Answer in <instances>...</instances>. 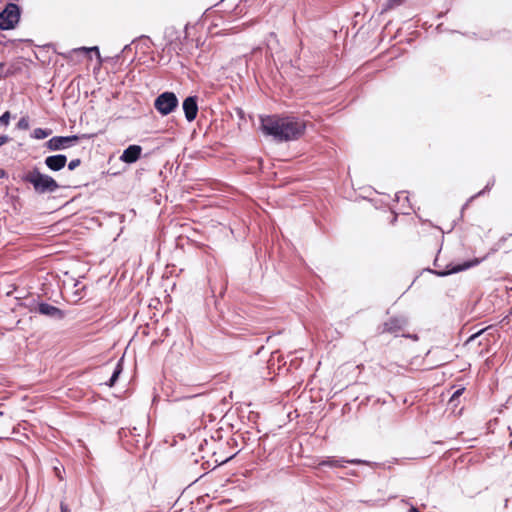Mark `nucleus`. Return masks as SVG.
I'll return each instance as SVG.
<instances>
[{
    "label": "nucleus",
    "instance_id": "obj_11",
    "mask_svg": "<svg viewBox=\"0 0 512 512\" xmlns=\"http://www.w3.org/2000/svg\"><path fill=\"white\" fill-rule=\"evenodd\" d=\"M37 311L42 315L55 319H62L64 317V314L60 309L48 303H40L37 307Z\"/></svg>",
    "mask_w": 512,
    "mask_h": 512
},
{
    "label": "nucleus",
    "instance_id": "obj_7",
    "mask_svg": "<svg viewBox=\"0 0 512 512\" xmlns=\"http://www.w3.org/2000/svg\"><path fill=\"white\" fill-rule=\"evenodd\" d=\"M345 463L349 464H369L367 461L360 459H350L345 460L343 458H335V457H327L325 460L319 463L320 466H330V467H344Z\"/></svg>",
    "mask_w": 512,
    "mask_h": 512
},
{
    "label": "nucleus",
    "instance_id": "obj_21",
    "mask_svg": "<svg viewBox=\"0 0 512 512\" xmlns=\"http://www.w3.org/2000/svg\"><path fill=\"white\" fill-rule=\"evenodd\" d=\"M494 182L495 180L493 179L491 182H489L486 187L482 190V191H479V193L477 194L478 196L479 195H482L484 194L486 191L490 190V188L494 185Z\"/></svg>",
    "mask_w": 512,
    "mask_h": 512
},
{
    "label": "nucleus",
    "instance_id": "obj_2",
    "mask_svg": "<svg viewBox=\"0 0 512 512\" xmlns=\"http://www.w3.org/2000/svg\"><path fill=\"white\" fill-rule=\"evenodd\" d=\"M21 180L31 184L37 194L53 193L60 187L54 178L41 173L37 167L25 171Z\"/></svg>",
    "mask_w": 512,
    "mask_h": 512
},
{
    "label": "nucleus",
    "instance_id": "obj_22",
    "mask_svg": "<svg viewBox=\"0 0 512 512\" xmlns=\"http://www.w3.org/2000/svg\"><path fill=\"white\" fill-rule=\"evenodd\" d=\"M10 141L9 136L7 135H0V147Z\"/></svg>",
    "mask_w": 512,
    "mask_h": 512
},
{
    "label": "nucleus",
    "instance_id": "obj_10",
    "mask_svg": "<svg viewBox=\"0 0 512 512\" xmlns=\"http://www.w3.org/2000/svg\"><path fill=\"white\" fill-rule=\"evenodd\" d=\"M406 325V321L402 318H391L388 321H386L382 329L380 330V333H397Z\"/></svg>",
    "mask_w": 512,
    "mask_h": 512
},
{
    "label": "nucleus",
    "instance_id": "obj_24",
    "mask_svg": "<svg viewBox=\"0 0 512 512\" xmlns=\"http://www.w3.org/2000/svg\"><path fill=\"white\" fill-rule=\"evenodd\" d=\"M483 333V330L479 331L478 333H475L473 334L472 336H470V338L468 339V342H471L473 341L475 338H477L480 334Z\"/></svg>",
    "mask_w": 512,
    "mask_h": 512
},
{
    "label": "nucleus",
    "instance_id": "obj_17",
    "mask_svg": "<svg viewBox=\"0 0 512 512\" xmlns=\"http://www.w3.org/2000/svg\"><path fill=\"white\" fill-rule=\"evenodd\" d=\"M10 121V113L7 111L0 116V124L8 125Z\"/></svg>",
    "mask_w": 512,
    "mask_h": 512
},
{
    "label": "nucleus",
    "instance_id": "obj_19",
    "mask_svg": "<svg viewBox=\"0 0 512 512\" xmlns=\"http://www.w3.org/2000/svg\"><path fill=\"white\" fill-rule=\"evenodd\" d=\"M464 391V388H461V389H458L456 390L453 395L451 396V399H450V402L454 401L455 399H457L460 395H462Z\"/></svg>",
    "mask_w": 512,
    "mask_h": 512
},
{
    "label": "nucleus",
    "instance_id": "obj_1",
    "mask_svg": "<svg viewBox=\"0 0 512 512\" xmlns=\"http://www.w3.org/2000/svg\"><path fill=\"white\" fill-rule=\"evenodd\" d=\"M260 128L265 135L276 141L288 142L304 134L306 123L294 116L267 115L260 117Z\"/></svg>",
    "mask_w": 512,
    "mask_h": 512
},
{
    "label": "nucleus",
    "instance_id": "obj_9",
    "mask_svg": "<svg viewBox=\"0 0 512 512\" xmlns=\"http://www.w3.org/2000/svg\"><path fill=\"white\" fill-rule=\"evenodd\" d=\"M45 165L52 171H59L65 167L67 157L63 154L48 156L45 159Z\"/></svg>",
    "mask_w": 512,
    "mask_h": 512
},
{
    "label": "nucleus",
    "instance_id": "obj_14",
    "mask_svg": "<svg viewBox=\"0 0 512 512\" xmlns=\"http://www.w3.org/2000/svg\"><path fill=\"white\" fill-rule=\"evenodd\" d=\"M51 134V131L50 130H46V129H42V128H36L34 131H33V137L35 139H45L46 137H48L49 135Z\"/></svg>",
    "mask_w": 512,
    "mask_h": 512
},
{
    "label": "nucleus",
    "instance_id": "obj_12",
    "mask_svg": "<svg viewBox=\"0 0 512 512\" xmlns=\"http://www.w3.org/2000/svg\"><path fill=\"white\" fill-rule=\"evenodd\" d=\"M480 263V261L478 259H474L472 261H467V262H464L462 265H455V266H452L449 270H445V271H435V273L438 275V276H446V275H449V274H452V273H458L460 271H463V270H466L468 268H471L473 266H476Z\"/></svg>",
    "mask_w": 512,
    "mask_h": 512
},
{
    "label": "nucleus",
    "instance_id": "obj_18",
    "mask_svg": "<svg viewBox=\"0 0 512 512\" xmlns=\"http://www.w3.org/2000/svg\"><path fill=\"white\" fill-rule=\"evenodd\" d=\"M80 164H81V160L80 159H78V158L77 159H73V160H71L69 162L68 169L72 171V170L76 169Z\"/></svg>",
    "mask_w": 512,
    "mask_h": 512
},
{
    "label": "nucleus",
    "instance_id": "obj_8",
    "mask_svg": "<svg viewBox=\"0 0 512 512\" xmlns=\"http://www.w3.org/2000/svg\"><path fill=\"white\" fill-rule=\"evenodd\" d=\"M142 148L139 145L128 146L120 156V159L125 163H134L141 156Z\"/></svg>",
    "mask_w": 512,
    "mask_h": 512
},
{
    "label": "nucleus",
    "instance_id": "obj_23",
    "mask_svg": "<svg viewBox=\"0 0 512 512\" xmlns=\"http://www.w3.org/2000/svg\"><path fill=\"white\" fill-rule=\"evenodd\" d=\"M61 512H71V510L68 508V506L65 503H61L60 505Z\"/></svg>",
    "mask_w": 512,
    "mask_h": 512
},
{
    "label": "nucleus",
    "instance_id": "obj_16",
    "mask_svg": "<svg viewBox=\"0 0 512 512\" xmlns=\"http://www.w3.org/2000/svg\"><path fill=\"white\" fill-rule=\"evenodd\" d=\"M405 0H387L386 7L388 9L395 8L399 5H401Z\"/></svg>",
    "mask_w": 512,
    "mask_h": 512
},
{
    "label": "nucleus",
    "instance_id": "obj_5",
    "mask_svg": "<svg viewBox=\"0 0 512 512\" xmlns=\"http://www.w3.org/2000/svg\"><path fill=\"white\" fill-rule=\"evenodd\" d=\"M79 140V136H55L48 140L47 147L51 151L63 150L75 145Z\"/></svg>",
    "mask_w": 512,
    "mask_h": 512
},
{
    "label": "nucleus",
    "instance_id": "obj_15",
    "mask_svg": "<svg viewBox=\"0 0 512 512\" xmlns=\"http://www.w3.org/2000/svg\"><path fill=\"white\" fill-rule=\"evenodd\" d=\"M78 51H82V52H95L96 56L98 59H101V56H100V51H99V48L97 46H94V47H91V48H86V47H82V48H79L77 49Z\"/></svg>",
    "mask_w": 512,
    "mask_h": 512
},
{
    "label": "nucleus",
    "instance_id": "obj_25",
    "mask_svg": "<svg viewBox=\"0 0 512 512\" xmlns=\"http://www.w3.org/2000/svg\"><path fill=\"white\" fill-rule=\"evenodd\" d=\"M5 174L4 170H0V177Z\"/></svg>",
    "mask_w": 512,
    "mask_h": 512
},
{
    "label": "nucleus",
    "instance_id": "obj_3",
    "mask_svg": "<svg viewBox=\"0 0 512 512\" xmlns=\"http://www.w3.org/2000/svg\"><path fill=\"white\" fill-rule=\"evenodd\" d=\"M178 106V99L173 92H164L160 94L154 102L155 109L161 115H168Z\"/></svg>",
    "mask_w": 512,
    "mask_h": 512
},
{
    "label": "nucleus",
    "instance_id": "obj_4",
    "mask_svg": "<svg viewBox=\"0 0 512 512\" xmlns=\"http://www.w3.org/2000/svg\"><path fill=\"white\" fill-rule=\"evenodd\" d=\"M20 19V10L16 4L9 3L5 9L0 12V29H13Z\"/></svg>",
    "mask_w": 512,
    "mask_h": 512
},
{
    "label": "nucleus",
    "instance_id": "obj_13",
    "mask_svg": "<svg viewBox=\"0 0 512 512\" xmlns=\"http://www.w3.org/2000/svg\"><path fill=\"white\" fill-rule=\"evenodd\" d=\"M122 372V363L121 360L116 364L115 369L110 377L109 381L106 383L108 386L112 387L116 383L119 375Z\"/></svg>",
    "mask_w": 512,
    "mask_h": 512
},
{
    "label": "nucleus",
    "instance_id": "obj_20",
    "mask_svg": "<svg viewBox=\"0 0 512 512\" xmlns=\"http://www.w3.org/2000/svg\"><path fill=\"white\" fill-rule=\"evenodd\" d=\"M18 127L22 129L28 128V121L25 118H21L18 122Z\"/></svg>",
    "mask_w": 512,
    "mask_h": 512
},
{
    "label": "nucleus",
    "instance_id": "obj_6",
    "mask_svg": "<svg viewBox=\"0 0 512 512\" xmlns=\"http://www.w3.org/2000/svg\"><path fill=\"white\" fill-rule=\"evenodd\" d=\"M182 107L187 121L192 122L195 120L198 113L197 98L195 96L187 97L183 101Z\"/></svg>",
    "mask_w": 512,
    "mask_h": 512
}]
</instances>
